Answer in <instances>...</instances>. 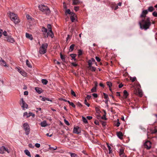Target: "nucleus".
I'll use <instances>...</instances> for the list:
<instances>
[{
    "mask_svg": "<svg viewBox=\"0 0 157 157\" xmlns=\"http://www.w3.org/2000/svg\"><path fill=\"white\" fill-rule=\"evenodd\" d=\"M78 55L79 56H80L82 55V51L81 50H79L78 51Z\"/></svg>",
    "mask_w": 157,
    "mask_h": 157,
    "instance_id": "bf43d9fd",
    "label": "nucleus"
},
{
    "mask_svg": "<svg viewBox=\"0 0 157 157\" xmlns=\"http://www.w3.org/2000/svg\"><path fill=\"white\" fill-rule=\"evenodd\" d=\"M86 118L89 120H90L92 118V117L91 116H88L86 117Z\"/></svg>",
    "mask_w": 157,
    "mask_h": 157,
    "instance_id": "69168bd1",
    "label": "nucleus"
},
{
    "mask_svg": "<svg viewBox=\"0 0 157 157\" xmlns=\"http://www.w3.org/2000/svg\"><path fill=\"white\" fill-rule=\"evenodd\" d=\"M128 95V94L127 91L126 90H124L123 92V96L125 98H126Z\"/></svg>",
    "mask_w": 157,
    "mask_h": 157,
    "instance_id": "393cba45",
    "label": "nucleus"
},
{
    "mask_svg": "<svg viewBox=\"0 0 157 157\" xmlns=\"http://www.w3.org/2000/svg\"><path fill=\"white\" fill-rule=\"evenodd\" d=\"M134 94L138 95L140 97H142L143 95V92L142 90L138 88L134 90Z\"/></svg>",
    "mask_w": 157,
    "mask_h": 157,
    "instance_id": "423d86ee",
    "label": "nucleus"
},
{
    "mask_svg": "<svg viewBox=\"0 0 157 157\" xmlns=\"http://www.w3.org/2000/svg\"><path fill=\"white\" fill-rule=\"evenodd\" d=\"M71 56L72 58L74 61L76 60V59L75 58L76 56V55L75 54H71L70 55Z\"/></svg>",
    "mask_w": 157,
    "mask_h": 157,
    "instance_id": "473e14b6",
    "label": "nucleus"
},
{
    "mask_svg": "<svg viewBox=\"0 0 157 157\" xmlns=\"http://www.w3.org/2000/svg\"><path fill=\"white\" fill-rule=\"evenodd\" d=\"M47 43L42 44V46L40 47L39 49V53L41 54L45 53L47 52V48L48 47Z\"/></svg>",
    "mask_w": 157,
    "mask_h": 157,
    "instance_id": "7ed1b4c3",
    "label": "nucleus"
},
{
    "mask_svg": "<svg viewBox=\"0 0 157 157\" xmlns=\"http://www.w3.org/2000/svg\"><path fill=\"white\" fill-rule=\"evenodd\" d=\"M20 104L21 107L23 108V109H25V108L27 109L28 105L23 100V99H21V100L20 101Z\"/></svg>",
    "mask_w": 157,
    "mask_h": 157,
    "instance_id": "6e6552de",
    "label": "nucleus"
},
{
    "mask_svg": "<svg viewBox=\"0 0 157 157\" xmlns=\"http://www.w3.org/2000/svg\"><path fill=\"white\" fill-rule=\"evenodd\" d=\"M0 65L5 67H7L6 62L1 57H0Z\"/></svg>",
    "mask_w": 157,
    "mask_h": 157,
    "instance_id": "2eb2a0df",
    "label": "nucleus"
},
{
    "mask_svg": "<svg viewBox=\"0 0 157 157\" xmlns=\"http://www.w3.org/2000/svg\"><path fill=\"white\" fill-rule=\"evenodd\" d=\"M140 28L142 29L145 30L149 28L151 25V22L150 21L149 17L144 18L139 22Z\"/></svg>",
    "mask_w": 157,
    "mask_h": 157,
    "instance_id": "f257e3e1",
    "label": "nucleus"
},
{
    "mask_svg": "<svg viewBox=\"0 0 157 157\" xmlns=\"http://www.w3.org/2000/svg\"><path fill=\"white\" fill-rule=\"evenodd\" d=\"M70 19L72 22H74L75 20V17H76L75 14L74 13H72L71 15Z\"/></svg>",
    "mask_w": 157,
    "mask_h": 157,
    "instance_id": "dca6fc26",
    "label": "nucleus"
},
{
    "mask_svg": "<svg viewBox=\"0 0 157 157\" xmlns=\"http://www.w3.org/2000/svg\"><path fill=\"white\" fill-rule=\"evenodd\" d=\"M76 105L80 107H81L82 106V105L79 102H78Z\"/></svg>",
    "mask_w": 157,
    "mask_h": 157,
    "instance_id": "13d9d810",
    "label": "nucleus"
},
{
    "mask_svg": "<svg viewBox=\"0 0 157 157\" xmlns=\"http://www.w3.org/2000/svg\"><path fill=\"white\" fill-rule=\"evenodd\" d=\"M47 27L49 29V30L50 29L52 30L51 26L50 24H48L47 25Z\"/></svg>",
    "mask_w": 157,
    "mask_h": 157,
    "instance_id": "052dcab7",
    "label": "nucleus"
},
{
    "mask_svg": "<svg viewBox=\"0 0 157 157\" xmlns=\"http://www.w3.org/2000/svg\"><path fill=\"white\" fill-rule=\"evenodd\" d=\"M67 101L70 104V105H71L72 107H73V108H75V105L73 102H70L69 101Z\"/></svg>",
    "mask_w": 157,
    "mask_h": 157,
    "instance_id": "4c0bfd02",
    "label": "nucleus"
},
{
    "mask_svg": "<svg viewBox=\"0 0 157 157\" xmlns=\"http://www.w3.org/2000/svg\"><path fill=\"white\" fill-rule=\"evenodd\" d=\"M35 146L37 148H39L40 146V145L39 144L36 143L35 144Z\"/></svg>",
    "mask_w": 157,
    "mask_h": 157,
    "instance_id": "680f3d73",
    "label": "nucleus"
},
{
    "mask_svg": "<svg viewBox=\"0 0 157 157\" xmlns=\"http://www.w3.org/2000/svg\"><path fill=\"white\" fill-rule=\"evenodd\" d=\"M151 143L149 141H146L144 144V146L145 148L147 149H149L151 147Z\"/></svg>",
    "mask_w": 157,
    "mask_h": 157,
    "instance_id": "1a4fd4ad",
    "label": "nucleus"
},
{
    "mask_svg": "<svg viewBox=\"0 0 157 157\" xmlns=\"http://www.w3.org/2000/svg\"><path fill=\"white\" fill-rule=\"evenodd\" d=\"M84 103L87 106L89 107L90 106V104L87 101L86 99H85V100H84Z\"/></svg>",
    "mask_w": 157,
    "mask_h": 157,
    "instance_id": "c03bdc74",
    "label": "nucleus"
},
{
    "mask_svg": "<svg viewBox=\"0 0 157 157\" xmlns=\"http://www.w3.org/2000/svg\"><path fill=\"white\" fill-rule=\"evenodd\" d=\"M8 14H9V16L11 19H12V18L14 16H15V14L11 13L10 12H9L8 13Z\"/></svg>",
    "mask_w": 157,
    "mask_h": 157,
    "instance_id": "aec40b11",
    "label": "nucleus"
},
{
    "mask_svg": "<svg viewBox=\"0 0 157 157\" xmlns=\"http://www.w3.org/2000/svg\"><path fill=\"white\" fill-rule=\"evenodd\" d=\"M119 154L120 156L124 157V150L122 148H121L119 149Z\"/></svg>",
    "mask_w": 157,
    "mask_h": 157,
    "instance_id": "f3484780",
    "label": "nucleus"
},
{
    "mask_svg": "<svg viewBox=\"0 0 157 157\" xmlns=\"http://www.w3.org/2000/svg\"><path fill=\"white\" fill-rule=\"evenodd\" d=\"M48 36H51L52 38H53L54 36V34L52 31V30L50 29L49 30V32L48 33Z\"/></svg>",
    "mask_w": 157,
    "mask_h": 157,
    "instance_id": "412c9836",
    "label": "nucleus"
},
{
    "mask_svg": "<svg viewBox=\"0 0 157 157\" xmlns=\"http://www.w3.org/2000/svg\"><path fill=\"white\" fill-rule=\"evenodd\" d=\"M80 2L78 0H73V4L77 5L80 3Z\"/></svg>",
    "mask_w": 157,
    "mask_h": 157,
    "instance_id": "5701e85b",
    "label": "nucleus"
},
{
    "mask_svg": "<svg viewBox=\"0 0 157 157\" xmlns=\"http://www.w3.org/2000/svg\"><path fill=\"white\" fill-rule=\"evenodd\" d=\"M5 38L6 39H5V40L11 43H13L15 41L14 39L10 36H8Z\"/></svg>",
    "mask_w": 157,
    "mask_h": 157,
    "instance_id": "9d476101",
    "label": "nucleus"
},
{
    "mask_svg": "<svg viewBox=\"0 0 157 157\" xmlns=\"http://www.w3.org/2000/svg\"><path fill=\"white\" fill-rule=\"evenodd\" d=\"M11 19L12 21L14 22L15 24H17L20 22L19 19H18L17 15L16 14L15 15V16H14L12 18V19Z\"/></svg>",
    "mask_w": 157,
    "mask_h": 157,
    "instance_id": "9b49d317",
    "label": "nucleus"
},
{
    "mask_svg": "<svg viewBox=\"0 0 157 157\" xmlns=\"http://www.w3.org/2000/svg\"><path fill=\"white\" fill-rule=\"evenodd\" d=\"M117 136L120 139H122L123 138V135L121 132H117Z\"/></svg>",
    "mask_w": 157,
    "mask_h": 157,
    "instance_id": "a211bd4d",
    "label": "nucleus"
},
{
    "mask_svg": "<svg viewBox=\"0 0 157 157\" xmlns=\"http://www.w3.org/2000/svg\"><path fill=\"white\" fill-rule=\"evenodd\" d=\"M73 132L74 133L79 134L81 132V128L78 126L74 127L73 130Z\"/></svg>",
    "mask_w": 157,
    "mask_h": 157,
    "instance_id": "0eeeda50",
    "label": "nucleus"
},
{
    "mask_svg": "<svg viewBox=\"0 0 157 157\" xmlns=\"http://www.w3.org/2000/svg\"><path fill=\"white\" fill-rule=\"evenodd\" d=\"M26 64L29 67H32V65L30 64L28 60H26Z\"/></svg>",
    "mask_w": 157,
    "mask_h": 157,
    "instance_id": "72a5a7b5",
    "label": "nucleus"
},
{
    "mask_svg": "<svg viewBox=\"0 0 157 157\" xmlns=\"http://www.w3.org/2000/svg\"><path fill=\"white\" fill-rule=\"evenodd\" d=\"M7 152L8 153L10 152V151L7 147H5V146H2L0 147V153L3 154Z\"/></svg>",
    "mask_w": 157,
    "mask_h": 157,
    "instance_id": "20e7f679",
    "label": "nucleus"
},
{
    "mask_svg": "<svg viewBox=\"0 0 157 157\" xmlns=\"http://www.w3.org/2000/svg\"><path fill=\"white\" fill-rule=\"evenodd\" d=\"M28 20H31V21H32L33 20H34V19H33L31 16L27 14L26 15V16Z\"/></svg>",
    "mask_w": 157,
    "mask_h": 157,
    "instance_id": "c9c22d12",
    "label": "nucleus"
},
{
    "mask_svg": "<svg viewBox=\"0 0 157 157\" xmlns=\"http://www.w3.org/2000/svg\"><path fill=\"white\" fill-rule=\"evenodd\" d=\"M148 13V10H143L140 15V17H143L144 18H145L146 17V15Z\"/></svg>",
    "mask_w": 157,
    "mask_h": 157,
    "instance_id": "4468645a",
    "label": "nucleus"
},
{
    "mask_svg": "<svg viewBox=\"0 0 157 157\" xmlns=\"http://www.w3.org/2000/svg\"><path fill=\"white\" fill-rule=\"evenodd\" d=\"M92 95L94 97V98H97L98 97V95L97 94L95 93H93L92 94Z\"/></svg>",
    "mask_w": 157,
    "mask_h": 157,
    "instance_id": "0e129e2a",
    "label": "nucleus"
},
{
    "mask_svg": "<svg viewBox=\"0 0 157 157\" xmlns=\"http://www.w3.org/2000/svg\"><path fill=\"white\" fill-rule=\"evenodd\" d=\"M64 123H65V124H67V125H70L68 121H67V120H66V119H64Z\"/></svg>",
    "mask_w": 157,
    "mask_h": 157,
    "instance_id": "603ef678",
    "label": "nucleus"
},
{
    "mask_svg": "<svg viewBox=\"0 0 157 157\" xmlns=\"http://www.w3.org/2000/svg\"><path fill=\"white\" fill-rule=\"evenodd\" d=\"M101 119H103V120H107V118H106L105 117V114L103 115L102 116V117H101Z\"/></svg>",
    "mask_w": 157,
    "mask_h": 157,
    "instance_id": "4d7b16f0",
    "label": "nucleus"
},
{
    "mask_svg": "<svg viewBox=\"0 0 157 157\" xmlns=\"http://www.w3.org/2000/svg\"><path fill=\"white\" fill-rule=\"evenodd\" d=\"M75 46V45L74 44L71 45L70 47L69 51L70 52L74 50Z\"/></svg>",
    "mask_w": 157,
    "mask_h": 157,
    "instance_id": "c756f323",
    "label": "nucleus"
},
{
    "mask_svg": "<svg viewBox=\"0 0 157 157\" xmlns=\"http://www.w3.org/2000/svg\"><path fill=\"white\" fill-rule=\"evenodd\" d=\"M60 58L63 61H65V59L64 58V56L62 55L61 53H60Z\"/></svg>",
    "mask_w": 157,
    "mask_h": 157,
    "instance_id": "ea45409f",
    "label": "nucleus"
},
{
    "mask_svg": "<svg viewBox=\"0 0 157 157\" xmlns=\"http://www.w3.org/2000/svg\"><path fill=\"white\" fill-rule=\"evenodd\" d=\"M107 147L109 150V154H111L112 152V150L111 149V147L109 145H108Z\"/></svg>",
    "mask_w": 157,
    "mask_h": 157,
    "instance_id": "37998d69",
    "label": "nucleus"
},
{
    "mask_svg": "<svg viewBox=\"0 0 157 157\" xmlns=\"http://www.w3.org/2000/svg\"><path fill=\"white\" fill-rule=\"evenodd\" d=\"M42 32H43V34L44 37H47L48 36V33L47 31V29L43 27L42 28Z\"/></svg>",
    "mask_w": 157,
    "mask_h": 157,
    "instance_id": "f8f14e48",
    "label": "nucleus"
},
{
    "mask_svg": "<svg viewBox=\"0 0 157 157\" xmlns=\"http://www.w3.org/2000/svg\"><path fill=\"white\" fill-rule=\"evenodd\" d=\"M35 90L36 92L39 94H40L43 91V90L42 89L39 87H35Z\"/></svg>",
    "mask_w": 157,
    "mask_h": 157,
    "instance_id": "6ab92c4d",
    "label": "nucleus"
},
{
    "mask_svg": "<svg viewBox=\"0 0 157 157\" xmlns=\"http://www.w3.org/2000/svg\"><path fill=\"white\" fill-rule=\"evenodd\" d=\"M88 64L89 65L88 67H91L92 66V61H91L90 60H88Z\"/></svg>",
    "mask_w": 157,
    "mask_h": 157,
    "instance_id": "49530a36",
    "label": "nucleus"
},
{
    "mask_svg": "<svg viewBox=\"0 0 157 157\" xmlns=\"http://www.w3.org/2000/svg\"><path fill=\"white\" fill-rule=\"evenodd\" d=\"M35 114L32 113H28L27 112H25L24 113V116H26L27 118H28L31 116H32L33 117H35Z\"/></svg>",
    "mask_w": 157,
    "mask_h": 157,
    "instance_id": "ddd939ff",
    "label": "nucleus"
},
{
    "mask_svg": "<svg viewBox=\"0 0 157 157\" xmlns=\"http://www.w3.org/2000/svg\"><path fill=\"white\" fill-rule=\"evenodd\" d=\"M152 15L155 17H157V12L156 11L152 13Z\"/></svg>",
    "mask_w": 157,
    "mask_h": 157,
    "instance_id": "864d4df0",
    "label": "nucleus"
},
{
    "mask_svg": "<svg viewBox=\"0 0 157 157\" xmlns=\"http://www.w3.org/2000/svg\"><path fill=\"white\" fill-rule=\"evenodd\" d=\"M95 59L96 60L98 61V62H100L101 60V59L99 58L98 57H95Z\"/></svg>",
    "mask_w": 157,
    "mask_h": 157,
    "instance_id": "e2e57ef3",
    "label": "nucleus"
},
{
    "mask_svg": "<svg viewBox=\"0 0 157 157\" xmlns=\"http://www.w3.org/2000/svg\"><path fill=\"white\" fill-rule=\"evenodd\" d=\"M42 101H52V100H50V99H42Z\"/></svg>",
    "mask_w": 157,
    "mask_h": 157,
    "instance_id": "8fccbe9b",
    "label": "nucleus"
},
{
    "mask_svg": "<svg viewBox=\"0 0 157 157\" xmlns=\"http://www.w3.org/2000/svg\"><path fill=\"white\" fill-rule=\"evenodd\" d=\"M107 84L109 88L111 87L112 86L111 83L109 82H107Z\"/></svg>",
    "mask_w": 157,
    "mask_h": 157,
    "instance_id": "09e8293b",
    "label": "nucleus"
},
{
    "mask_svg": "<svg viewBox=\"0 0 157 157\" xmlns=\"http://www.w3.org/2000/svg\"><path fill=\"white\" fill-rule=\"evenodd\" d=\"M57 147L56 146H55L54 147H50L49 148V149L50 150H56L57 149Z\"/></svg>",
    "mask_w": 157,
    "mask_h": 157,
    "instance_id": "a18cd8bd",
    "label": "nucleus"
},
{
    "mask_svg": "<svg viewBox=\"0 0 157 157\" xmlns=\"http://www.w3.org/2000/svg\"><path fill=\"white\" fill-rule=\"evenodd\" d=\"M88 68L92 71H95L96 70V68L91 66L88 67Z\"/></svg>",
    "mask_w": 157,
    "mask_h": 157,
    "instance_id": "2f4dec72",
    "label": "nucleus"
},
{
    "mask_svg": "<svg viewBox=\"0 0 157 157\" xmlns=\"http://www.w3.org/2000/svg\"><path fill=\"white\" fill-rule=\"evenodd\" d=\"M71 94L75 97H76V96L75 93L72 90H71Z\"/></svg>",
    "mask_w": 157,
    "mask_h": 157,
    "instance_id": "de8ad7c7",
    "label": "nucleus"
},
{
    "mask_svg": "<svg viewBox=\"0 0 157 157\" xmlns=\"http://www.w3.org/2000/svg\"><path fill=\"white\" fill-rule=\"evenodd\" d=\"M24 152L29 157H31V154L29 152V151L27 150H25Z\"/></svg>",
    "mask_w": 157,
    "mask_h": 157,
    "instance_id": "bb28decb",
    "label": "nucleus"
},
{
    "mask_svg": "<svg viewBox=\"0 0 157 157\" xmlns=\"http://www.w3.org/2000/svg\"><path fill=\"white\" fill-rule=\"evenodd\" d=\"M96 87H94L92 89L91 91L92 92H96Z\"/></svg>",
    "mask_w": 157,
    "mask_h": 157,
    "instance_id": "6e6d98bb",
    "label": "nucleus"
},
{
    "mask_svg": "<svg viewBox=\"0 0 157 157\" xmlns=\"http://www.w3.org/2000/svg\"><path fill=\"white\" fill-rule=\"evenodd\" d=\"M69 154H70L71 157H75L77 155L74 153H71V152H69Z\"/></svg>",
    "mask_w": 157,
    "mask_h": 157,
    "instance_id": "a19ab883",
    "label": "nucleus"
},
{
    "mask_svg": "<svg viewBox=\"0 0 157 157\" xmlns=\"http://www.w3.org/2000/svg\"><path fill=\"white\" fill-rule=\"evenodd\" d=\"M40 10L44 14H49L50 11L49 8L44 5H40L39 6Z\"/></svg>",
    "mask_w": 157,
    "mask_h": 157,
    "instance_id": "f03ea898",
    "label": "nucleus"
},
{
    "mask_svg": "<svg viewBox=\"0 0 157 157\" xmlns=\"http://www.w3.org/2000/svg\"><path fill=\"white\" fill-rule=\"evenodd\" d=\"M79 9V6H75L74 7V10L76 11H78Z\"/></svg>",
    "mask_w": 157,
    "mask_h": 157,
    "instance_id": "5fc2aeb1",
    "label": "nucleus"
},
{
    "mask_svg": "<svg viewBox=\"0 0 157 157\" xmlns=\"http://www.w3.org/2000/svg\"><path fill=\"white\" fill-rule=\"evenodd\" d=\"M41 81L42 83L44 85H46L48 82L47 80L46 79H42Z\"/></svg>",
    "mask_w": 157,
    "mask_h": 157,
    "instance_id": "7c9ffc66",
    "label": "nucleus"
},
{
    "mask_svg": "<svg viewBox=\"0 0 157 157\" xmlns=\"http://www.w3.org/2000/svg\"><path fill=\"white\" fill-rule=\"evenodd\" d=\"M2 33L5 37H7L8 36L7 32L6 31H4V32L3 31Z\"/></svg>",
    "mask_w": 157,
    "mask_h": 157,
    "instance_id": "79ce46f5",
    "label": "nucleus"
},
{
    "mask_svg": "<svg viewBox=\"0 0 157 157\" xmlns=\"http://www.w3.org/2000/svg\"><path fill=\"white\" fill-rule=\"evenodd\" d=\"M29 147L31 148H33L34 146H33L32 144H29Z\"/></svg>",
    "mask_w": 157,
    "mask_h": 157,
    "instance_id": "774afa93",
    "label": "nucleus"
},
{
    "mask_svg": "<svg viewBox=\"0 0 157 157\" xmlns=\"http://www.w3.org/2000/svg\"><path fill=\"white\" fill-rule=\"evenodd\" d=\"M136 78L135 77H130V80L132 81V82H133L136 80Z\"/></svg>",
    "mask_w": 157,
    "mask_h": 157,
    "instance_id": "58836bf2",
    "label": "nucleus"
},
{
    "mask_svg": "<svg viewBox=\"0 0 157 157\" xmlns=\"http://www.w3.org/2000/svg\"><path fill=\"white\" fill-rule=\"evenodd\" d=\"M26 38H29L31 40H32L33 39L32 35L29 33H26Z\"/></svg>",
    "mask_w": 157,
    "mask_h": 157,
    "instance_id": "b1692460",
    "label": "nucleus"
},
{
    "mask_svg": "<svg viewBox=\"0 0 157 157\" xmlns=\"http://www.w3.org/2000/svg\"><path fill=\"white\" fill-rule=\"evenodd\" d=\"M154 8L153 6H151L148 7L147 10L148 12L149 11L150 12H151L153 11L154 10Z\"/></svg>",
    "mask_w": 157,
    "mask_h": 157,
    "instance_id": "cd10ccee",
    "label": "nucleus"
},
{
    "mask_svg": "<svg viewBox=\"0 0 157 157\" xmlns=\"http://www.w3.org/2000/svg\"><path fill=\"white\" fill-rule=\"evenodd\" d=\"M120 124V123L119 122V119H117V121H115L114 123V125L118 127H119Z\"/></svg>",
    "mask_w": 157,
    "mask_h": 157,
    "instance_id": "4be33fe9",
    "label": "nucleus"
},
{
    "mask_svg": "<svg viewBox=\"0 0 157 157\" xmlns=\"http://www.w3.org/2000/svg\"><path fill=\"white\" fill-rule=\"evenodd\" d=\"M23 127L25 131V134L28 135L29 134V132L30 131V128L29 125L27 123H25L23 124Z\"/></svg>",
    "mask_w": 157,
    "mask_h": 157,
    "instance_id": "39448f33",
    "label": "nucleus"
},
{
    "mask_svg": "<svg viewBox=\"0 0 157 157\" xmlns=\"http://www.w3.org/2000/svg\"><path fill=\"white\" fill-rule=\"evenodd\" d=\"M40 124L41 126L43 127H46L47 125L46 122L45 121H44L43 122H41Z\"/></svg>",
    "mask_w": 157,
    "mask_h": 157,
    "instance_id": "c85d7f7f",
    "label": "nucleus"
},
{
    "mask_svg": "<svg viewBox=\"0 0 157 157\" xmlns=\"http://www.w3.org/2000/svg\"><path fill=\"white\" fill-rule=\"evenodd\" d=\"M73 13V12H71L70 10L69 9L67 10L65 12V14L66 15H67V14H69L71 15L72 14V13Z\"/></svg>",
    "mask_w": 157,
    "mask_h": 157,
    "instance_id": "a878e982",
    "label": "nucleus"
},
{
    "mask_svg": "<svg viewBox=\"0 0 157 157\" xmlns=\"http://www.w3.org/2000/svg\"><path fill=\"white\" fill-rule=\"evenodd\" d=\"M82 121H83V122L84 123H85L86 124L88 123L87 120V119L85 117H82Z\"/></svg>",
    "mask_w": 157,
    "mask_h": 157,
    "instance_id": "e433bc0d",
    "label": "nucleus"
},
{
    "mask_svg": "<svg viewBox=\"0 0 157 157\" xmlns=\"http://www.w3.org/2000/svg\"><path fill=\"white\" fill-rule=\"evenodd\" d=\"M20 73L23 76L26 75V74L25 72L22 69L21 70Z\"/></svg>",
    "mask_w": 157,
    "mask_h": 157,
    "instance_id": "f704fd0d",
    "label": "nucleus"
},
{
    "mask_svg": "<svg viewBox=\"0 0 157 157\" xmlns=\"http://www.w3.org/2000/svg\"><path fill=\"white\" fill-rule=\"evenodd\" d=\"M16 69L20 73L22 69L20 67H16Z\"/></svg>",
    "mask_w": 157,
    "mask_h": 157,
    "instance_id": "3c124183",
    "label": "nucleus"
},
{
    "mask_svg": "<svg viewBox=\"0 0 157 157\" xmlns=\"http://www.w3.org/2000/svg\"><path fill=\"white\" fill-rule=\"evenodd\" d=\"M103 95L104 96V98H107L108 97V96L105 93H103Z\"/></svg>",
    "mask_w": 157,
    "mask_h": 157,
    "instance_id": "338daca9",
    "label": "nucleus"
}]
</instances>
